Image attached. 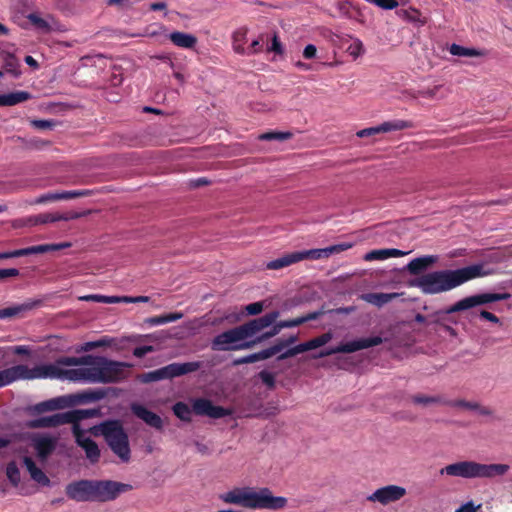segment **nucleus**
<instances>
[{"label":"nucleus","instance_id":"16","mask_svg":"<svg viewBox=\"0 0 512 512\" xmlns=\"http://www.w3.org/2000/svg\"><path fill=\"white\" fill-rule=\"evenodd\" d=\"M353 247L352 243H341L332 245L326 248H320V249H311L306 251L298 252L301 256V260L303 259H322V258H328L329 256L333 254H338L340 252H343L345 250H348Z\"/></svg>","mask_w":512,"mask_h":512},{"label":"nucleus","instance_id":"24","mask_svg":"<svg viewBox=\"0 0 512 512\" xmlns=\"http://www.w3.org/2000/svg\"><path fill=\"white\" fill-rule=\"evenodd\" d=\"M27 19L33 24L37 29L42 32H50L57 28V22L51 16H47L46 18H42L36 13H31L27 16Z\"/></svg>","mask_w":512,"mask_h":512},{"label":"nucleus","instance_id":"31","mask_svg":"<svg viewBox=\"0 0 512 512\" xmlns=\"http://www.w3.org/2000/svg\"><path fill=\"white\" fill-rule=\"evenodd\" d=\"M247 42V29L241 28L233 34V50L241 55L246 53L245 43Z\"/></svg>","mask_w":512,"mask_h":512},{"label":"nucleus","instance_id":"19","mask_svg":"<svg viewBox=\"0 0 512 512\" xmlns=\"http://www.w3.org/2000/svg\"><path fill=\"white\" fill-rule=\"evenodd\" d=\"M131 409L133 413L147 425L156 429L162 428V419L154 412L139 404H133Z\"/></svg>","mask_w":512,"mask_h":512},{"label":"nucleus","instance_id":"48","mask_svg":"<svg viewBox=\"0 0 512 512\" xmlns=\"http://www.w3.org/2000/svg\"><path fill=\"white\" fill-rule=\"evenodd\" d=\"M91 195L90 190H73V191H63L59 192L60 200H68L78 197H86Z\"/></svg>","mask_w":512,"mask_h":512},{"label":"nucleus","instance_id":"61","mask_svg":"<svg viewBox=\"0 0 512 512\" xmlns=\"http://www.w3.org/2000/svg\"><path fill=\"white\" fill-rule=\"evenodd\" d=\"M257 357H256V354L253 353V354H250V355H247V356H244V357H241V358H238L236 360H234V365H241V364H246V363H254V362H257Z\"/></svg>","mask_w":512,"mask_h":512},{"label":"nucleus","instance_id":"32","mask_svg":"<svg viewBox=\"0 0 512 512\" xmlns=\"http://www.w3.org/2000/svg\"><path fill=\"white\" fill-rule=\"evenodd\" d=\"M449 52L452 55L459 57H480L484 55V53L481 50L463 47L458 44H452L449 48Z\"/></svg>","mask_w":512,"mask_h":512},{"label":"nucleus","instance_id":"11","mask_svg":"<svg viewBox=\"0 0 512 512\" xmlns=\"http://www.w3.org/2000/svg\"><path fill=\"white\" fill-rule=\"evenodd\" d=\"M406 495V489L398 485H387L374 491L367 497L370 502H378L387 505L396 502Z\"/></svg>","mask_w":512,"mask_h":512},{"label":"nucleus","instance_id":"14","mask_svg":"<svg viewBox=\"0 0 512 512\" xmlns=\"http://www.w3.org/2000/svg\"><path fill=\"white\" fill-rule=\"evenodd\" d=\"M73 434L76 438L77 444L84 449L86 453V457L92 462L95 463L99 460L100 450L97 444L90 438L87 431H83L80 429L79 425L73 426Z\"/></svg>","mask_w":512,"mask_h":512},{"label":"nucleus","instance_id":"44","mask_svg":"<svg viewBox=\"0 0 512 512\" xmlns=\"http://www.w3.org/2000/svg\"><path fill=\"white\" fill-rule=\"evenodd\" d=\"M68 404V401L66 398L61 397L57 399H52L47 402H43L39 405V408L41 410H55L58 408H63Z\"/></svg>","mask_w":512,"mask_h":512},{"label":"nucleus","instance_id":"17","mask_svg":"<svg viewBox=\"0 0 512 512\" xmlns=\"http://www.w3.org/2000/svg\"><path fill=\"white\" fill-rule=\"evenodd\" d=\"M41 304L42 301L40 299H28L21 304L6 307L0 310V319L21 317L25 313L41 306Z\"/></svg>","mask_w":512,"mask_h":512},{"label":"nucleus","instance_id":"8","mask_svg":"<svg viewBox=\"0 0 512 512\" xmlns=\"http://www.w3.org/2000/svg\"><path fill=\"white\" fill-rule=\"evenodd\" d=\"M384 342V339L380 336H374L369 338H361L353 340L347 343L340 344L335 347H330L322 350L315 358H323L338 353H354L363 349H367L373 346L380 345Z\"/></svg>","mask_w":512,"mask_h":512},{"label":"nucleus","instance_id":"62","mask_svg":"<svg viewBox=\"0 0 512 512\" xmlns=\"http://www.w3.org/2000/svg\"><path fill=\"white\" fill-rule=\"evenodd\" d=\"M317 48L313 44H309L304 48L303 56L306 59H312L316 56Z\"/></svg>","mask_w":512,"mask_h":512},{"label":"nucleus","instance_id":"7","mask_svg":"<svg viewBox=\"0 0 512 512\" xmlns=\"http://www.w3.org/2000/svg\"><path fill=\"white\" fill-rule=\"evenodd\" d=\"M132 489L130 484L112 480H94V502H108Z\"/></svg>","mask_w":512,"mask_h":512},{"label":"nucleus","instance_id":"29","mask_svg":"<svg viewBox=\"0 0 512 512\" xmlns=\"http://www.w3.org/2000/svg\"><path fill=\"white\" fill-rule=\"evenodd\" d=\"M299 261H301V256L298 252H293L268 262L266 267L271 270H278Z\"/></svg>","mask_w":512,"mask_h":512},{"label":"nucleus","instance_id":"22","mask_svg":"<svg viewBox=\"0 0 512 512\" xmlns=\"http://www.w3.org/2000/svg\"><path fill=\"white\" fill-rule=\"evenodd\" d=\"M407 252H404L395 248H387V249H378L372 250L366 253L363 257L365 261H383L392 257H402L405 256Z\"/></svg>","mask_w":512,"mask_h":512},{"label":"nucleus","instance_id":"27","mask_svg":"<svg viewBox=\"0 0 512 512\" xmlns=\"http://www.w3.org/2000/svg\"><path fill=\"white\" fill-rule=\"evenodd\" d=\"M96 415H98V411L95 409H79L62 413V419H64L65 423H73L74 426L78 425V421L91 418Z\"/></svg>","mask_w":512,"mask_h":512},{"label":"nucleus","instance_id":"59","mask_svg":"<svg viewBox=\"0 0 512 512\" xmlns=\"http://www.w3.org/2000/svg\"><path fill=\"white\" fill-rule=\"evenodd\" d=\"M19 275V270L16 268L9 269H0V280L9 278V277H17Z\"/></svg>","mask_w":512,"mask_h":512},{"label":"nucleus","instance_id":"12","mask_svg":"<svg viewBox=\"0 0 512 512\" xmlns=\"http://www.w3.org/2000/svg\"><path fill=\"white\" fill-rule=\"evenodd\" d=\"M278 317H279V312L274 311V312L268 313L260 318L251 320L248 323H245L238 327H239L245 341H247L248 338L253 337L261 330H263V329L269 327L271 324H273Z\"/></svg>","mask_w":512,"mask_h":512},{"label":"nucleus","instance_id":"57","mask_svg":"<svg viewBox=\"0 0 512 512\" xmlns=\"http://www.w3.org/2000/svg\"><path fill=\"white\" fill-rule=\"evenodd\" d=\"M135 0H106L108 5H115L121 8H130L135 4Z\"/></svg>","mask_w":512,"mask_h":512},{"label":"nucleus","instance_id":"49","mask_svg":"<svg viewBox=\"0 0 512 512\" xmlns=\"http://www.w3.org/2000/svg\"><path fill=\"white\" fill-rule=\"evenodd\" d=\"M103 397V393L100 391H89L84 392L81 394H78L75 396L77 398L78 402H90V401H96Z\"/></svg>","mask_w":512,"mask_h":512},{"label":"nucleus","instance_id":"28","mask_svg":"<svg viewBox=\"0 0 512 512\" xmlns=\"http://www.w3.org/2000/svg\"><path fill=\"white\" fill-rule=\"evenodd\" d=\"M169 39L181 48H192L197 43V38L194 35L179 31L171 33Z\"/></svg>","mask_w":512,"mask_h":512},{"label":"nucleus","instance_id":"41","mask_svg":"<svg viewBox=\"0 0 512 512\" xmlns=\"http://www.w3.org/2000/svg\"><path fill=\"white\" fill-rule=\"evenodd\" d=\"M20 64L18 60L11 54H8L4 59V69L7 73L17 77L20 75Z\"/></svg>","mask_w":512,"mask_h":512},{"label":"nucleus","instance_id":"51","mask_svg":"<svg viewBox=\"0 0 512 512\" xmlns=\"http://www.w3.org/2000/svg\"><path fill=\"white\" fill-rule=\"evenodd\" d=\"M42 253H45L43 244L16 250L17 257Z\"/></svg>","mask_w":512,"mask_h":512},{"label":"nucleus","instance_id":"30","mask_svg":"<svg viewBox=\"0 0 512 512\" xmlns=\"http://www.w3.org/2000/svg\"><path fill=\"white\" fill-rule=\"evenodd\" d=\"M380 130L382 133H388L393 131H400L404 129H409L413 127V123L411 121L395 119L391 121H386L381 123Z\"/></svg>","mask_w":512,"mask_h":512},{"label":"nucleus","instance_id":"64","mask_svg":"<svg viewBox=\"0 0 512 512\" xmlns=\"http://www.w3.org/2000/svg\"><path fill=\"white\" fill-rule=\"evenodd\" d=\"M268 50L269 51H273V52H275L277 54H281L283 52L282 45H281L277 35H274V37L272 39L271 46L269 47Z\"/></svg>","mask_w":512,"mask_h":512},{"label":"nucleus","instance_id":"40","mask_svg":"<svg viewBox=\"0 0 512 512\" xmlns=\"http://www.w3.org/2000/svg\"><path fill=\"white\" fill-rule=\"evenodd\" d=\"M121 297L119 296H105V295H98V294H91L80 297V300L82 301H94V302H102V303H121Z\"/></svg>","mask_w":512,"mask_h":512},{"label":"nucleus","instance_id":"58","mask_svg":"<svg viewBox=\"0 0 512 512\" xmlns=\"http://www.w3.org/2000/svg\"><path fill=\"white\" fill-rule=\"evenodd\" d=\"M121 302L123 303H139V302H148L149 297L148 296H137V297H129V296H122Z\"/></svg>","mask_w":512,"mask_h":512},{"label":"nucleus","instance_id":"39","mask_svg":"<svg viewBox=\"0 0 512 512\" xmlns=\"http://www.w3.org/2000/svg\"><path fill=\"white\" fill-rule=\"evenodd\" d=\"M174 414L183 421H190L192 416L191 408L183 402H177L173 406Z\"/></svg>","mask_w":512,"mask_h":512},{"label":"nucleus","instance_id":"1","mask_svg":"<svg viewBox=\"0 0 512 512\" xmlns=\"http://www.w3.org/2000/svg\"><path fill=\"white\" fill-rule=\"evenodd\" d=\"M130 365L111 361L104 357L86 355L82 357H61L53 363L29 368L16 365L0 371V387L18 380L57 379L79 383H112L125 377Z\"/></svg>","mask_w":512,"mask_h":512},{"label":"nucleus","instance_id":"18","mask_svg":"<svg viewBox=\"0 0 512 512\" xmlns=\"http://www.w3.org/2000/svg\"><path fill=\"white\" fill-rule=\"evenodd\" d=\"M201 367L200 362L172 363L164 368L166 379L178 377L190 372L197 371Z\"/></svg>","mask_w":512,"mask_h":512},{"label":"nucleus","instance_id":"47","mask_svg":"<svg viewBox=\"0 0 512 512\" xmlns=\"http://www.w3.org/2000/svg\"><path fill=\"white\" fill-rule=\"evenodd\" d=\"M292 134L290 132H267L263 133L259 136L260 140H287L291 138Z\"/></svg>","mask_w":512,"mask_h":512},{"label":"nucleus","instance_id":"9","mask_svg":"<svg viewBox=\"0 0 512 512\" xmlns=\"http://www.w3.org/2000/svg\"><path fill=\"white\" fill-rule=\"evenodd\" d=\"M510 297L508 293H482L472 295L466 298L461 299L456 302L450 308L447 309L446 313L451 314L463 310H467L476 306L485 305L488 303H493L501 300H506Z\"/></svg>","mask_w":512,"mask_h":512},{"label":"nucleus","instance_id":"5","mask_svg":"<svg viewBox=\"0 0 512 512\" xmlns=\"http://www.w3.org/2000/svg\"><path fill=\"white\" fill-rule=\"evenodd\" d=\"M287 499L274 496L268 488L247 487L246 508L278 510L286 506Z\"/></svg>","mask_w":512,"mask_h":512},{"label":"nucleus","instance_id":"26","mask_svg":"<svg viewBox=\"0 0 512 512\" xmlns=\"http://www.w3.org/2000/svg\"><path fill=\"white\" fill-rule=\"evenodd\" d=\"M444 405L458 410L477 411L483 415L488 413L478 402L475 401H467L464 399L444 400Z\"/></svg>","mask_w":512,"mask_h":512},{"label":"nucleus","instance_id":"43","mask_svg":"<svg viewBox=\"0 0 512 512\" xmlns=\"http://www.w3.org/2000/svg\"><path fill=\"white\" fill-rule=\"evenodd\" d=\"M6 475L12 485L17 486L21 481L20 471L14 462L7 465Z\"/></svg>","mask_w":512,"mask_h":512},{"label":"nucleus","instance_id":"53","mask_svg":"<svg viewBox=\"0 0 512 512\" xmlns=\"http://www.w3.org/2000/svg\"><path fill=\"white\" fill-rule=\"evenodd\" d=\"M380 133H382V132L380 130V126L378 125V126L369 127V128L359 130L356 133V135L360 138H363V137L374 136V135L380 134Z\"/></svg>","mask_w":512,"mask_h":512},{"label":"nucleus","instance_id":"54","mask_svg":"<svg viewBox=\"0 0 512 512\" xmlns=\"http://www.w3.org/2000/svg\"><path fill=\"white\" fill-rule=\"evenodd\" d=\"M89 212H67V213H59V221H69L78 219L84 215H87Z\"/></svg>","mask_w":512,"mask_h":512},{"label":"nucleus","instance_id":"13","mask_svg":"<svg viewBox=\"0 0 512 512\" xmlns=\"http://www.w3.org/2000/svg\"><path fill=\"white\" fill-rule=\"evenodd\" d=\"M193 411L200 416H207L213 419L223 418L231 415V410L214 405L210 400L199 398L192 403Z\"/></svg>","mask_w":512,"mask_h":512},{"label":"nucleus","instance_id":"45","mask_svg":"<svg viewBox=\"0 0 512 512\" xmlns=\"http://www.w3.org/2000/svg\"><path fill=\"white\" fill-rule=\"evenodd\" d=\"M166 379V375L164 372V368L157 369L155 371H151L148 373H145L141 376V381L148 383V382H154L158 380Z\"/></svg>","mask_w":512,"mask_h":512},{"label":"nucleus","instance_id":"15","mask_svg":"<svg viewBox=\"0 0 512 512\" xmlns=\"http://www.w3.org/2000/svg\"><path fill=\"white\" fill-rule=\"evenodd\" d=\"M31 441L37 456L42 460L53 452L57 444V438L47 434H35Z\"/></svg>","mask_w":512,"mask_h":512},{"label":"nucleus","instance_id":"50","mask_svg":"<svg viewBox=\"0 0 512 512\" xmlns=\"http://www.w3.org/2000/svg\"><path fill=\"white\" fill-rule=\"evenodd\" d=\"M306 347H305V344L304 343H301V344H298L288 350H286L284 353H282L278 359L279 360H284V359H287V358H290V357H293L297 354H300V353H303V352H306Z\"/></svg>","mask_w":512,"mask_h":512},{"label":"nucleus","instance_id":"63","mask_svg":"<svg viewBox=\"0 0 512 512\" xmlns=\"http://www.w3.org/2000/svg\"><path fill=\"white\" fill-rule=\"evenodd\" d=\"M154 349L152 346H141V347H136L134 349V356L138 357V358H141L143 356H145L147 353L149 352H152Z\"/></svg>","mask_w":512,"mask_h":512},{"label":"nucleus","instance_id":"46","mask_svg":"<svg viewBox=\"0 0 512 512\" xmlns=\"http://www.w3.org/2000/svg\"><path fill=\"white\" fill-rule=\"evenodd\" d=\"M364 51V45L359 39L353 40L347 48V52L353 58H358L359 56L363 55Z\"/></svg>","mask_w":512,"mask_h":512},{"label":"nucleus","instance_id":"34","mask_svg":"<svg viewBox=\"0 0 512 512\" xmlns=\"http://www.w3.org/2000/svg\"><path fill=\"white\" fill-rule=\"evenodd\" d=\"M411 401L415 405L427 407L434 404H444V400L440 396L416 394L411 397Z\"/></svg>","mask_w":512,"mask_h":512},{"label":"nucleus","instance_id":"10","mask_svg":"<svg viewBox=\"0 0 512 512\" xmlns=\"http://www.w3.org/2000/svg\"><path fill=\"white\" fill-rule=\"evenodd\" d=\"M68 498L77 502H94V480L72 482L65 489Z\"/></svg>","mask_w":512,"mask_h":512},{"label":"nucleus","instance_id":"52","mask_svg":"<svg viewBox=\"0 0 512 512\" xmlns=\"http://www.w3.org/2000/svg\"><path fill=\"white\" fill-rule=\"evenodd\" d=\"M59 200H60L59 192H57V193H47V194L41 195L38 198H36L33 201V204H44V203H47V202L59 201Z\"/></svg>","mask_w":512,"mask_h":512},{"label":"nucleus","instance_id":"55","mask_svg":"<svg viewBox=\"0 0 512 512\" xmlns=\"http://www.w3.org/2000/svg\"><path fill=\"white\" fill-rule=\"evenodd\" d=\"M259 377L262 380L264 384H266L268 387H273L275 384V376L268 372V371H261L259 373Z\"/></svg>","mask_w":512,"mask_h":512},{"label":"nucleus","instance_id":"25","mask_svg":"<svg viewBox=\"0 0 512 512\" xmlns=\"http://www.w3.org/2000/svg\"><path fill=\"white\" fill-rule=\"evenodd\" d=\"M23 462L31 478L35 482L43 486H48L50 484L49 478L36 466L35 462L30 457H24Z\"/></svg>","mask_w":512,"mask_h":512},{"label":"nucleus","instance_id":"23","mask_svg":"<svg viewBox=\"0 0 512 512\" xmlns=\"http://www.w3.org/2000/svg\"><path fill=\"white\" fill-rule=\"evenodd\" d=\"M399 295V293H366L362 294L360 298L369 304L382 307L383 305L399 297Z\"/></svg>","mask_w":512,"mask_h":512},{"label":"nucleus","instance_id":"38","mask_svg":"<svg viewBox=\"0 0 512 512\" xmlns=\"http://www.w3.org/2000/svg\"><path fill=\"white\" fill-rule=\"evenodd\" d=\"M333 338V335L331 332L323 333L322 335L315 337L307 342H304L306 350H313L319 347L324 346L328 342H330Z\"/></svg>","mask_w":512,"mask_h":512},{"label":"nucleus","instance_id":"21","mask_svg":"<svg viewBox=\"0 0 512 512\" xmlns=\"http://www.w3.org/2000/svg\"><path fill=\"white\" fill-rule=\"evenodd\" d=\"M247 487H237L220 495L226 504L240 505L246 508Z\"/></svg>","mask_w":512,"mask_h":512},{"label":"nucleus","instance_id":"42","mask_svg":"<svg viewBox=\"0 0 512 512\" xmlns=\"http://www.w3.org/2000/svg\"><path fill=\"white\" fill-rule=\"evenodd\" d=\"M9 106H14L19 103L25 102L31 98V94L26 91H15L7 93Z\"/></svg>","mask_w":512,"mask_h":512},{"label":"nucleus","instance_id":"6","mask_svg":"<svg viewBox=\"0 0 512 512\" xmlns=\"http://www.w3.org/2000/svg\"><path fill=\"white\" fill-rule=\"evenodd\" d=\"M255 344V341H245L239 327H234L217 335L211 342V348L214 351H238Z\"/></svg>","mask_w":512,"mask_h":512},{"label":"nucleus","instance_id":"20","mask_svg":"<svg viewBox=\"0 0 512 512\" xmlns=\"http://www.w3.org/2000/svg\"><path fill=\"white\" fill-rule=\"evenodd\" d=\"M438 261L436 255H424L411 260L407 265V270L410 274L417 275L421 271L433 266Z\"/></svg>","mask_w":512,"mask_h":512},{"label":"nucleus","instance_id":"33","mask_svg":"<svg viewBox=\"0 0 512 512\" xmlns=\"http://www.w3.org/2000/svg\"><path fill=\"white\" fill-rule=\"evenodd\" d=\"M65 421L62 419V413L55 414L49 417H42L31 422V427H53L60 424H64Z\"/></svg>","mask_w":512,"mask_h":512},{"label":"nucleus","instance_id":"4","mask_svg":"<svg viewBox=\"0 0 512 512\" xmlns=\"http://www.w3.org/2000/svg\"><path fill=\"white\" fill-rule=\"evenodd\" d=\"M95 429L104 436L111 450L122 462H128L130 460L128 436L119 422H105Z\"/></svg>","mask_w":512,"mask_h":512},{"label":"nucleus","instance_id":"56","mask_svg":"<svg viewBox=\"0 0 512 512\" xmlns=\"http://www.w3.org/2000/svg\"><path fill=\"white\" fill-rule=\"evenodd\" d=\"M263 310V303L262 302H254L245 307V311L249 315H257L261 313Z\"/></svg>","mask_w":512,"mask_h":512},{"label":"nucleus","instance_id":"35","mask_svg":"<svg viewBox=\"0 0 512 512\" xmlns=\"http://www.w3.org/2000/svg\"><path fill=\"white\" fill-rule=\"evenodd\" d=\"M59 221V213H42L28 218L27 223L31 226L44 225Z\"/></svg>","mask_w":512,"mask_h":512},{"label":"nucleus","instance_id":"2","mask_svg":"<svg viewBox=\"0 0 512 512\" xmlns=\"http://www.w3.org/2000/svg\"><path fill=\"white\" fill-rule=\"evenodd\" d=\"M493 270L484 264H474L457 270H439L421 275L409 282V286L416 287L428 295L440 294L450 291L463 283L480 277L491 275Z\"/></svg>","mask_w":512,"mask_h":512},{"label":"nucleus","instance_id":"37","mask_svg":"<svg viewBox=\"0 0 512 512\" xmlns=\"http://www.w3.org/2000/svg\"><path fill=\"white\" fill-rule=\"evenodd\" d=\"M182 317H183L182 313L176 312V313H169L167 315L150 317V318H147L145 320V322L147 324H149L150 326H157V325H162V324H166L169 322L177 321V320L181 319Z\"/></svg>","mask_w":512,"mask_h":512},{"label":"nucleus","instance_id":"60","mask_svg":"<svg viewBox=\"0 0 512 512\" xmlns=\"http://www.w3.org/2000/svg\"><path fill=\"white\" fill-rule=\"evenodd\" d=\"M481 507V505H477L475 506L474 503L472 501H469L463 505H461L457 510L456 512H476L479 508Z\"/></svg>","mask_w":512,"mask_h":512},{"label":"nucleus","instance_id":"36","mask_svg":"<svg viewBox=\"0 0 512 512\" xmlns=\"http://www.w3.org/2000/svg\"><path fill=\"white\" fill-rule=\"evenodd\" d=\"M322 314V312H312V313H309L305 316H301V317H297L295 319H292V320H285V321H280L279 322V327H281L282 329L283 328H291V327H296V326H299L307 321H310V320H315L317 319L320 315Z\"/></svg>","mask_w":512,"mask_h":512},{"label":"nucleus","instance_id":"3","mask_svg":"<svg viewBox=\"0 0 512 512\" xmlns=\"http://www.w3.org/2000/svg\"><path fill=\"white\" fill-rule=\"evenodd\" d=\"M509 469L510 466L507 464H485L474 460H461L441 468L439 474L463 479H493L504 476Z\"/></svg>","mask_w":512,"mask_h":512}]
</instances>
